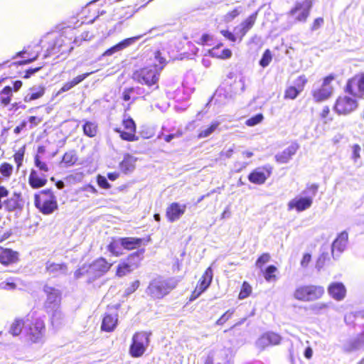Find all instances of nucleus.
<instances>
[{
	"label": "nucleus",
	"mask_w": 364,
	"mask_h": 364,
	"mask_svg": "<svg viewBox=\"0 0 364 364\" xmlns=\"http://www.w3.org/2000/svg\"><path fill=\"white\" fill-rule=\"evenodd\" d=\"M257 16V11L250 14L247 18L243 20L238 26L234 28V32L223 29L220 33L225 39L231 43H240L242 41L247 32L252 29L255 24Z\"/></svg>",
	"instance_id": "3"
},
{
	"label": "nucleus",
	"mask_w": 364,
	"mask_h": 364,
	"mask_svg": "<svg viewBox=\"0 0 364 364\" xmlns=\"http://www.w3.org/2000/svg\"><path fill=\"white\" fill-rule=\"evenodd\" d=\"M213 41V36L208 33H203L201 37L196 41L198 45L206 46L210 41Z\"/></svg>",
	"instance_id": "59"
},
{
	"label": "nucleus",
	"mask_w": 364,
	"mask_h": 364,
	"mask_svg": "<svg viewBox=\"0 0 364 364\" xmlns=\"http://www.w3.org/2000/svg\"><path fill=\"white\" fill-rule=\"evenodd\" d=\"M11 282L6 281L4 282H1L0 284V289L4 290H14L16 289V284L14 282V279H11Z\"/></svg>",
	"instance_id": "62"
},
{
	"label": "nucleus",
	"mask_w": 364,
	"mask_h": 364,
	"mask_svg": "<svg viewBox=\"0 0 364 364\" xmlns=\"http://www.w3.org/2000/svg\"><path fill=\"white\" fill-rule=\"evenodd\" d=\"M92 73H86L82 75H79L74 77L72 80L65 82L60 89L58 91V95L63 92H67L74 87L75 85L83 81L87 77H88Z\"/></svg>",
	"instance_id": "34"
},
{
	"label": "nucleus",
	"mask_w": 364,
	"mask_h": 364,
	"mask_svg": "<svg viewBox=\"0 0 364 364\" xmlns=\"http://www.w3.org/2000/svg\"><path fill=\"white\" fill-rule=\"evenodd\" d=\"M118 323L117 314H106L102 321L101 330L106 332H112Z\"/></svg>",
	"instance_id": "29"
},
{
	"label": "nucleus",
	"mask_w": 364,
	"mask_h": 364,
	"mask_svg": "<svg viewBox=\"0 0 364 364\" xmlns=\"http://www.w3.org/2000/svg\"><path fill=\"white\" fill-rule=\"evenodd\" d=\"M141 37H142V35H139L136 36L127 38L126 39H124L121 42L118 43V45H119V46H120V49L122 50V49L129 46L130 45L133 44L134 43H135L137 40H139Z\"/></svg>",
	"instance_id": "54"
},
{
	"label": "nucleus",
	"mask_w": 364,
	"mask_h": 364,
	"mask_svg": "<svg viewBox=\"0 0 364 364\" xmlns=\"http://www.w3.org/2000/svg\"><path fill=\"white\" fill-rule=\"evenodd\" d=\"M85 275H92L88 264H85L75 272V277L79 279Z\"/></svg>",
	"instance_id": "55"
},
{
	"label": "nucleus",
	"mask_w": 364,
	"mask_h": 364,
	"mask_svg": "<svg viewBox=\"0 0 364 364\" xmlns=\"http://www.w3.org/2000/svg\"><path fill=\"white\" fill-rule=\"evenodd\" d=\"M329 295L336 301L343 299L346 294V289L341 282H332L328 287Z\"/></svg>",
	"instance_id": "26"
},
{
	"label": "nucleus",
	"mask_w": 364,
	"mask_h": 364,
	"mask_svg": "<svg viewBox=\"0 0 364 364\" xmlns=\"http://www.w3.org/2000/svg\"><path fill=\"white\" fill-rule=\"evenodd\" d=\"M272 60V51L269 49H266L259 60V65L262 68H266L269 65Z\"/></svg>",
	"instance_id": "48"
},
{
	"label": "nucleus",
	"mask_w": 364,
	"mask_h": 364,
	"mask_svg": "<svg viewBox=\"0 0 364 364\" xmlns=\"http://www.w3.org/2000/svg\"><path fill=\"white\" fill-rule=\"evenodd\" d=\"M136 124L129 115H124L119 127L114 128V132L118 133L119 137L126 141L133 142L139 140L136 134Z\"/></svg>",
	"instance_id": "8"
},
{
	"label": "nucleus",
	"mask_w": 364,
	"mask_h": 364,
	"mask_svg": "<svg viewBox=\"0 0 364 364\" xmlns=\"http://www.w3.org/2000/svg\"><path fill=\"white\" fill-rule=\"evenodd\" d=\"M14 166L8 163L3 162L0 164V174L4 179H9L13 174Z\"/></svg>",
	"instance_id": "42"
},
{
	"label": "nucleus",
	"mask_w": 364,
	"mask_h": 364,
	"mask_svg": "<svg viewBox=\"0 0 364 364\" xmlns=\"http://www.w3.org/2000/svg\"><path fill=\"white\" fill-rule=\"evenodd\" d=\"M12 97V88L10 86L4 87L0 91V105L3 107H7L11 103Z\"/></svg>",
	"instance_id": "37"
},
{
	"label": "nucleus",
	"mask_w": 364,
	"mask_h": 364,
	"mask_svg": "<svg viewBox=\"0 0 364 364\" xmlns=\"http://www.w3.org/2000/svg\"><path fill=\"white\" fill-rule=\"evenodd\" d=\"M319 119L321 122L327 124L333 120V116L331 113V110L328 106H324L319 113Z\"/></svg>",
	"instance_id": "41"
},
{
	"label": "nucleus",
	"mask_w": 364,
	"mask_h": 364,
	"mask_svg": "<svg viewBox=\"0 0 364 364\" xmlns=\"http://www.w3.org/2000/svg\"><path fill=\"white\" fill-rule=\"evenodd\" d=\"M136 161V158L129 154H126L122 161L119 163V167L120 171L124 174L133 171L135 168Z\"/></svg>",
	"instance_id": "32"
},
{
	"label": "nucleus",
	"mask_w": 364,
	"mask_h": 364,
	"mask_svg": "<svg viewBox=\"0 0 364 364\" xmlns=\"http://www.w3.org/2000/svg\"><path fill=\"white\" fill-rule=\"evenodd\" d=\"M144 252L145 250L144 248L137 250L136 251L129 254L123 261L125 264L129 265L132 270H134L140 266L141 262L144 259Z\"/></svg>",
	"instance_id": "25"
},
{
	"label": "nucleus",
	"mask_w": 364,
	"mask_h": 364,
	"mask_svg": "<svg viewBox=\"0 0 364 364\" xmlns=\"http://www.w3.org/2000/svg\"><path fill=\"white\" fill-rule=\"evenodd\" d=\"M97 182L98 186L104 189H109L111 187L110 184L108 183L107 178L105 176L98 175L97 177Z\"/></svg>",
	"instance_id": "61"
},
{
	"label": "nucleus",
	"mask_w": 364,
	"mask_h": 364,
	"mask_svg": "<svg viewBox=\"0 0 364 364\" xmlns=\"http://www.w3.org/2000/svg\"><path fill=\"white\" fill-rule=\"evenodd\" d=\"M26 149V145H23L18 150H16L13 155L14 161L16 164L17 171H18L23 166Z\"/></svg>",
	"instance_id": "40"
},
{
	"label": "nucleus",
	"mask_w": 364,
	"mask_h": 364,
	"mask_svg": "<svg viewBox=\"0 0 364 364\" xmlns=\"http://www.w3.org/2000/svg\"><path fill=\"white\" fill-rule=\"evenodd\" d=\"M264 116L262 113L257 114L256 115L247 119L245 121V125L247 127H254L262 122Z\"/></svg>",
	"instance_id": "51"
},
{
	"label": "nucleus",
	"mask_w": 364,
	"mask_h": 364,
	"mask_svg": "<svg viewBox=\"0 0 364 364\" xmlns=\"http://www.w3.org/2000/svg\"><path fill=\"white\" fill-rule=\"evenodd\" d=\"M2 208L8 212H14L16 210H21L23 205L21 203V194L14 193L10 198L1 201Z\"/></svg>",
	"instance_id": "24"
},
{
	"label": "nucleus",
	"mask_w": 364,
	"mask_h": 364,
	"mask_svg": "<svg viewBox=\"0 0 364 364\" xmlns=\"http://www.w3.org/2000/svg\"><path fill=\"white\" fill-rule=\"evenodd\" d=\"M282 340V336L279 333L268 331L259 336L257 345L260 349L263 350L267 347L280 344Z\"/></svg>",
	"instance_id": "18"
},
{
	"label": "nucleus",
	"mask_w": 364,
	"mask_h": 364,
	"mask_svg": "<svg viewBox=\"0 0 364 364\" xmlns=\"http://www.w3.org/2000/svg\"><path fill=\"white\" fill-rule=\"evenodd\" d=\"M47 181V176L45 174H40L37 171L31 169L28 176V184L32 188L37 189L43 187Z\"/></svg>",
	"instance_id": "28"
},
{
	"label": "nucleus",
	"mask_w": 364,
	"mask_h": 364,
	"mask_svg": "<svg viewBox=\"0 0 364 364\" xmlns=\"http://www.w3.org/2000/svg\"><path fill=\"white\" fill-rule=\"evenodd\" d=\"M318 189V184L312 183V184H308L305 188V191H304V193H309L313 198V196H316L317 191Z\"/></svg>",
	"instance_id": "64"
},
{
	"label": "nucleus",
	"mask_w": 364,
	"mask_h": 364,
	"mask_svg": "<svg viewBox=\"0 0 364 364\" xmlns=\"http://www.w3.org/2000/svg\"><path fill=\"white\" fill-rule=\"evenodd\" d=\"M241 13V11L239 8H235L232 9V11H228L225 16H224V21L227 23L232 21L234 20L236 17H237Z\"/></svg>",
	"instance_id": "56"
},
{
	"label": "nucleus",
	"mask_w": 364,
	"mask_h": 364,
	"mask_svg": "<svg viewBox=\"0 0 364 364\" xmlns=\"http://www.w3.org/2000/svg\"><path fill=\"white\" fill-rule=\"evenodd\" d=\"M330 261V257L328 255V253H321L317 260H316V268L318 269H321V268H323L326 264Z\"/></svg>",
	"instance_id": "53"
},
{
	"label": "nucleus",
	"mask_w": 364,
	"mask_h": 364,
	"mask_svg": "<svg viewBox=\"0 0 364 364\" xmlns=\"http://www.w3.org/2000/svg\"><path fill=\"white\" fill-rule=\"evenodd\" d=\"M278 269L276 266L271 264L262 269V274L267 282H275L278 279Z\"/></svg>",
	"instance_id": "36"
},
{
	"label": "nucleus",
	"mask_w": 364,
	"mask_h": 364,
	"mask_svg": "<svg viewBox=\"0 0 364 364\" xmlns=\"http://www.w3.org/2000/svg\"><path fill=\"white\" fill-rule=\"evenodd\" d=\"M62 34L55 38L53 43V47L52 48V51H50L51 53H63L65 50H70L73 49V47H70L67 46V43H65L64 40V36L63 35L64 33H66V30H68V28L62 30ZM69 30L73 31L71 28H69ZM71 42H73V38H70L68 39V44H70Z\"/></svg>",
	"instance_id": "23"
},
{
	"label": "nucleus",
	"mask_w": 364,
	"mask_h": 364,
	"mask_svg": "<svg viewBox=\"0 0 364 364\" xmlns=\"http://www.w3.org/2000/svg\"><path fill=\"white\" fill-rule=\"evenodd\" d=\"M45 269L46 272L56 277L60 274H65L68 270V266L65 263H55L48 261L46 263Z\"/></svg>",
	"instance_id": "31"
},
{
	"label": "nucleus",
	"mask_w": 364,
	"mask_h": 364,
	"mask_svg": "<svg viewBox=\"0 0 364 364\" xmlns=\"http://www.w3.org/2000/svg\"><path fill=\"white\" fill-rule=\"evenodd\" d=\"M271 260V255L268 252L262 253L255 261V266L259 269H263V267L265 264Z\"/></svg>",
	"instance_id": "47"
},
{
	"label": "nucleus",
	"mask_w": 364,
	"mask_h": 364,
	"mask_svg": "<svg viewBox=\"0 0 364 364\" xmlns=\"http://www.w3.org/2000/svg\"><path fill=\"white\" fill-rule=\"evenodd\" d=\"M313 204L311 196L296 197L289 201L288 210H295L297 212H302L309 209Z\"/></svg>",
	"instance_id": "20"
},
{
	"label": "nucleus",
	"mask_w": 364,
	"mask_h": 364,
	"mask_svg": "<svg viewBox=\"0 0 364 364\" xmlns=\"http://www.w3.org/2000/svg\"><path fill=\"white\" fill-rule=\"evenodd\" d=\"M160 55V52L157 51L155 55L159 64L149 65L134 71L132 76L133 80L148 87L156 85V88H158L161 73L166 65L165 59L161 57Z\"/></svg>",
	"instance_id": "1"
},
{
	"label": "nucleus",
	"mask_w": 364,
	"mask_h": 364,
	"mask_svg": "<svg viewBox=\"0 0 364 364\" xmlns=\"http://www.w3.org/2000/svg\"><path fill=\"white\" fill-rule=\"evenodd\" d=\"M361 148L359 144H355L352 146V159L357 161L360 158Z\"/></svg>",
	"instance_id": "60"
},
{
	"label": "nucleus",
	"mask_w": 364,
	"mask_h": 364,
	"mask_svg": "<svg viewBox=\"0 0 364 364\" xmlns=\"http://www.w3.org/2000/svg\"><path fill=\"white\" fill-rule=\"evenodd\" d=\"M220 126L218 121H213L207 128L202 129L198 132L197 137L198 139H204L210 136L214 132H215Z\"/></svg>",
	"instance_id": "39"
},
{
	"label": "nucleus",
	"mask_w": 364,
	"mask_h": 364,
	"mask_svg": "<svg viewBox=\"0 0 364 364\" xmlns=\"http://www.w3.org/2000/svg\"><path fill=\"white\" fill-rule=\"evenodd\" d=\"M333 94V87H325L321 86L311 92L314 100L316 102H321L329 99Z\"/></svg>",
	"instance_id": "30"
},
{
	"label": "nucleus",
	"mask_w": 364,
	"mask_h": 364,
	"mask_svg": "<svg viewBox=\"0 0 364 364\" xmlns=\"http://www.w3.org/2000/svg\"><path fill=\"white\" fill-rule=\"evenodd\" d=\"M344 90L354 97L362 98L364 96V74H356L349 78Z\"/></svg>",
	"instance_id": "11"
},
{
	"label": "nucleus",
	"mask_w": 364,
	"mask_h": 364,
	"mask_svg": "<svg viewBox=\"0 0 364 364\" xmlns=\"http://www.w3.org/2000/svg\"><path fill=\"white\" fill-rule=\"evenodd\" d=\"M133 270L122 260L117 267L115 274L118 277H122Z\"/></svg>",
	"instance_id": "44"
},
{
	"label": "nucleus",
	"mask_w": 364,
	"mask_h": 364,
	"mask_svg": "<svg viewBox=\"0 0 364 364\" xmlns=\"http://www.w3.org/2000/svg\"><path fill=\"white\" fill-rule=\"evenodd\" d=\"M19 260L18 252L9 248L0 247V263L9 266Z\"/></svg>",
	"instance_id": "22"
},
{
	"label": "nucleus",
	"mask_w": 364,
	"mask_h": 364,
	"mask_svg": "<svg viewBox=\"0 0 364 364\" xmlns=\"http://www.w3.org/2000/svg\"><path fill=\"white\" fill-rule=\"evenodd\" d=\"M33 203L37 210L45 215H51L58 209L57 197L50 188L35 193Z\"/></svg>",
	"instance_id": "2"
},
{
	"label": "nucleus",
	"mask_w": 364,
	"mask_h": 364,
	"mask_svg": "<svg viewBox=\"0 0 364 364\" xmlns=\"http://www.w3.org/2000/svg\"><path fill=\"white\" fill-rule=\"evenodd\" d=\"M29 90L30 92L23 97L25 102H30L41 98L45 95L46 87L43 85H40L38 87H31Z\"/></svg>",
	"instance_id": "35"
},
{
	"label": "nucleus",
	"mask_w": 364,
	"mask_h": 364,
	"mask_svg": "<svg viewBox=\"0 0 364 364\" xmlns=\"http://www.w3.org/2000/svg\"><path fill=\"white\" fill-rule=\"evenodd\" d=\"M77 158L73 152H66L63 156V162L68 166H73L77 162Z\"/></svg>",
	"instance_id": "50"
},
{
	"label": "nucleus",
	"mask_w": 364,
	"mask_h": 364,
	"mask_svg": "<svg viewBox=\"0 0 364 364\" xmlns=\"http://www.w3.org/2000/svg\"><path fill=\"white\" fill-rule=\"evenodd\" d=\"M252 291L251 285L246 281H244L241 285L240 290L238 294V299L242 300L250 296Z\"/></svg>",
	"instance_id": "43"
},
{
	"label": "nucleus",
	"mask_w": 364,
	"mask_h": 364,
	"mask_svg": "<svg viewBox=\"0 0 364 364\" xmlns=\"http://www.w3.org/2000/svg\"><path fill=\"white\" fill-rule=\"evenodd\" d=\"M299 149V145L296 143H293L287 147L282 152L278 153L275 155V160L279 164L287 163L291 157L296 153Z\"/></svg>",
	"instance_id": "27"
},
{
	"label": "nucleus",
	"mask_w": 364,
	"mask_h": 364,
	"mask_svg": "<svg viewBox=\"0 0 364 364\" xmlns=\"http://www.w3.org/2000/svg\"><path fill=\"white\" fill-rule=\"evenodd\" d=\"M92 35L89 31L82 32L80 36H75L73 39V43L75 44H80L82 41H88L91 40Z\"/></svg>",
	"instance_id": "49"
},
{
	"label": "nucleus",
	"mask_w": 364,
	"mask_h": 364,
	"mask_svg": "<svg viewBox=\"0 0 364 364\" xmlns=\"http://www.w3.org/2000/svg\"><path fill=\"white\" fill-rule=\"evenodd\" d=\"M140 282L139 280H134L131 282L125 289V294L129 295L135 292L139 287Z\"/></svg>",
	"instance_id": "58"
},
{
	"label": "nucleus",
	"mask_w": 364,
	"mask_h": 364,
	"mask_svg": "<svg viewBox=\"0 0 364 364\" xmlns=\"http://www.w3.org/2000/svg\"><path fill=\"white\" fill-rule=\"evenodd\" d=\"M213 277V270L211 267L205 269L199 279L196 287L191 292L189 301H194L198 298L210 285Z\"/></svg>",
	"instance_id": "13"
},
{
	"label": "nucleus",
	"mask_w": 364,
	"mask_h": 364,
	"mask_svg": "<svg viewBox=\"0 0 364 364\" xmlns=\"http://www.w3.org/2000/svg\"><path fill=\"white\" fill-rule=\"evenodd\" d=\"M358 107V102L356 97L340 95L335 100L333 109L338 115L346 116L355 112Z\"/></svg>",
	"instance_id": "9"
},
{
	"label": "nucleus",
	"mask_w": 364,
	"mask_h": 364,
	"mask_svg": "<svg viewBox=\"0 0 364 364\" xmlns=\"http://www.w3.org/2000/svg\"><path fill=\"white\" fill-rule=\"evenodd\" d=\"M346 245V243L342 242L341 241H340V239H336L332 244V253H333L336 250L340 252L343 251L345 248Z\"/></svg>",
	"instance_id": "63"
},
{
	"label": "nucleus",
	"mask_w": 364,
	"mask_h": 364,
	"mask_svg": "<svg viewBox=\"0 0 364 364\" xmlns=\"http://www.w3.org/2000/svg\"><path fill=\"white\" fill-rule=\"evenodd\" d=\"M223 43H219L216 46H213L211 49L208 50V53L210 56L221 59L226 60L229 59L232 57V53L230 48H224L222 51L219 52V48L223 46Z\"/></svg>",
	"instance_id": "33"
},
{
	"label": "nucleus",
	"mask_w": 364,
	"mask_h": 364,
	"mask_svg": "<svg viewBox=\"0 0 364 364\" xmlns=\"http://www.w3.org/2000/svg\"><path fill=\"white\" fill-rule=\"evenodd\" d=\"M308 78L305 75H299L294 82V85L288 86L284 93V100H295L299 95L304 91Z\"/></svg>",
	"instance_id": "15"
},
{
	"label": "nucleus",
	"mask_w": 364,
	"mask_h": 364,
	"mask_svg": "<svg viewBox=\"0 0 364 364\" xmlns=\"http://www.w3.org/2000/svg\"><path fill=\"white\" fill-rule=\"evenodd\" d=\"M34 164L41 171L48 172L49 171L48 166L46 162L41 160L40 156L37 154L34 157Z\"/></svg>",
	"instance_id": "57"
},
{
	"label": "nucleus",
	"mask_w": 364,
	"mask_h": 364,
	"mask_svg": "<svg viewBox=\"0 0 364 364\" xmlns=\"http://www.w3.org/2000/svg\"><path fill=\"white\" fill-rule=\"evenodd\" d=\"M23 325L24 322L22 319H16L10 327L9 333L14 336H18L22 331Z\"/></svg>",
	"instance_id": "45"
},
{
	"label": "nucleus",
	"mask_w": 364,
	"mask_h": 364,
	"mask_svg": "<svg viewBox=\"0 0 364 364\" xmlns=\"http://www.w3.org/2000/svg\"><path fill=\"white\" fill-rule=\"evenodd\" d=\"M150 240V237H147L146 238L124 237L119 240L121 246L127 251L136 249L139 250L142 245H146Z\"/></svg>",
	"instance_id": "17"
},
{
	"label": "nucleus",
	"mask_w": 364,
	"mask_h": 364,
	"mask_svg": "<svg viewBox=\"0 0 364 364\" xmlns=\"http://www.w3.org/2000/svg\"><path fill=\"white\" fill-rule=\"evenodd\" d=\"M82 131L85 135L93 138L98 133V125L95 122L85 121L82 125Z\"/></svg>",
	"instance_id": "38"
},
{
	"label": "nucleus",
	"mask_w": 364,
	"mask_h": 364,
	"mask_svg": "<svg viewBox=\"0 0 364 364\" xmlns=\"http://www.w3.org/2000/svg\"><path fill=\"white\" fill-rule=\"evenodd\" d=\"M186 205H181L177 202L171 203L166 210V217L168 222L173 223L178 220L186 212Z\"/></svg>",
	"instance_id": "21"
},
{
	"label": "nucleus",
	"mask_w": 364,
	"mask_h": 364,
	"mask_svg": "<svg viewBox=\"0 0 364 364\" xmlns=\"http://www.w3.org/2000/svg\"><path fill=\"white\" fill-rule=\"evenodd\" d=\"M234 312L235 309H228L215 321V324L218 326L224 325L232 317Z\"/></svg>",
	"instance_id": "52"
},
{
	"label": "nucleus",
	"mask_w": 364,
	"mask_h": 364,
	"mask_svg": "<svg viewBox=\"0 0 364 364\" xmlns=\"http://www.w3.org/2000/svg\"><path fill=\"white\" fill-rule=\"evenodd\" d=\"M176 285L177 282L172 279L159 277L149 283L147 292L152 299H161L175 289Z\"/></svg>",
	"instance_id": "5"
},
{
	"label": "nucleus",
	"mask_w": 364,
	"mask_h": 364,
	"mask_svg": "<svg viewBox=\"0 0 364 364\" xmlns=\"http://www.w3.org/2000/svg\"><path fill=\"white\" fill-rule=\"evenodd\" d=\"M273 166L266 164L253 169L247 176L249 181L253 184L262 185L271 176Z\"/></svg>",
	"instance_id": "14"
},
{
	"label": "nucleus",
	"mask_w": 364,
	"mask_h": 364,
	"mask_svg": "<svg viewBox=\"0 0 364 364\" xmlns=\"http://www.w3.org/2000/svg\"><path fill=\"white\" fill-rule=\"evenodd\" d=\"M43 291L46 296V299L43 303L44 309L48 310L58 308L62 300L60 290L46 284L43 286Z\"/></svg>",
	"instance_id": "12"
},
{
	"label": "nucleus",
	"mask_w": 364,
	"mask_h": 364,
	"mask_svg": "<svg viewBox=\"0 0 364 364\" xmlns=\"http://www.w3.org/2000/svg\"><path fill=\"white\" fill-rule=\"evenodd\" d=\"M46 331V325L43 320L37 318L32 322L27 332L28 340L33 343L39 342Z\"/></svg>",
	"instance_id": "16"
},
{
	"label": "nucleus",
	"mask_w": 364,
	"mask_h": 364,
	"mask_svg": "<svg viewBox=\"0 0 364 364\" xmlns=\"http://www.w3.org/2000/svg\"><path fill=\"white\" fill-rule=\"evenodd\" d=\"M324 288L320 285L304 284L297 287L293 293L295 299L309 302L321 299L324 294Z\"/></svg>",
	"instance_id": "6"
},
{
	"label": "nucleus",
	"mask_w": 364,
	"mask_h": 364,
	"mask_svg": "<svg viewBox=\"0 0 364 364\" xmlns=\"http://www.w3.org/2000/svg\"><path fill=\"white\" fill-rule=\"evenodd\" d=\"M312 6L311 0L297 1L289 10L288 14L292 16L294 22H306L310 15Z\"/></svg>",
	"instance_id": "10"
},
{
	"label": "nucleus",
	"mask_w": 364,
	"mask_h": 364,
	"mask_svg": "<svg viewBox=\"0 0 364 364\" xmlns=\"http://www.w3.org/2000/svg\"><path fill=\"white\" fill-rule=\"evenodd\" d=\"M88 266L92 275L99 277L107 272L112 267V264L109 263L105 257H100L88 264Z\"/></svg>",
	"instance_id": "19"
},
{
	"label": "nucleus",
	"mask_w": 364,
	"mask_h": 364,
	"mask_svg": "<svg viewBox=\"0 0 364 364\" xmlns=\"http://www.w3.org/2000/svg\"><path fill=\"white\" fill-rule=\"evenodd\" d=\"M80 18L73 16L68 20L66 26H62V30L71 28L75 30L82 24L92 23L100 15L99 9L92 6V2L83 7L80 13Z\"/></svg>",
	"instance_id": "4"
},
{
	"label": "nucleus",
	"mask_w": 364,
	"mask_h": 364,
	"mask_svg": "<svg viewBox=\"0 0 364 364\" xmlns=\"http://www.w3.org/2000/svg\"><path fill=\"white\" fill-rule=\"evenodd\" d=\"M107 250L115 257H119L123 255L122 251L121 250L119 244L117 240H112L107 247Z\"/></svg>",
	"instance_id": "46"
},
{
	"label": "nucleus",
	"mask_w": 364,
	"mask_h": 364,
	"mask_svg": "<svg viewBox=\"0 0 364 364\" xmlns=\"http://www.w3.org/2000/svg\"><path fill=\"white\" fill-rule=\"evenodd\" d=\"M150 333L141 331L135 332L132 338L129 354L132 358H138L145 353L149 343Z\"/></svg>",
	"instance_id": "7"
}]
</instances>
